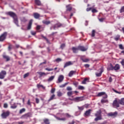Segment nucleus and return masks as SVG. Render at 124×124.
Listing matches in <instances>:
<instances>
[{"mask_svg": "<svg viewBox=\"0 0 124 124\" xmlns=\"http://www.w3.org/2000/svg\"><path fill=\"white\" fill-rule=\"evenodd\" d=\"M120 69V65L118 63L116 64L114 66H113V70L117 71Z\"/></svg>", "mask_w": 124, "mask_h": 124, "instance_id": "17", "label": "nucleus"}, {"mask_svg": "<svg viewBox=\"0 0 124 124\" xmlns=\"http://www.w3.org/2000/svg\"><path fill=\"white\" fill-rule=\"evenodd\" d=\"M120 101L119 99H115L113 101L112 106L114 108H118L120 107Z\"/></svg>", "mask_w": 124, "mask_h": 124, "instance_id": "2", "label": "nucleus"}, {"mask_svg": "<svg viewBox=\"0 0 124 124\" xmlns=\"http://www.w3.org/2000/svg\"><path fill=\"white\" fill-rule=\"evenodd\" d=\"M93 10V7H89L86 8V12H88Z\"/></svg>", "mask_w": 124, "mask_h": 124, "instance_id": "52", "label": "nucleus"}, {"mask_svg": "<svg viewBox=\"0 0 124 124\" xmlns=\"http://www.w3.org/2000/svg\"><path fill=\"white\" fill-rule=\"evenodd\" d=\"M119 104L121 105H124V98H122L121 99H119Z\"/></svg>", "mask_w": 124, "mask_h": 124, "instance_id": "30", "label": "nucleus"}, {"mask_svg": "<svg viewBox=\"0 0 124 124\" xmlns=\"http://www.w3.org/2000/svg\"><path fill=\"white\" fill-rule=\"evenodd\" d=\"M62 25L60 23H58L52 26V28H53L54 30H56V29H58L59 28H61Z\"/></svg>", "mask_w": 124, "mask_h": 124, "instance_id": "9", "label": "nucleus"}, {"mask_svg": "<svg viewBox=\"0 0 124 124\" xmlns=\"http://www.w3.org/2000/svg\"><path fill=\"white\" fill-rule=\"evenodd\" d=\"M73 94V92L72 91H70L68 92L67 93V95H68V96L70 97L71 95Z\"/></svg>", "mask_w": 124, "mask_h": 124, "instance_id": "43", "label": "nucleus"}, {"mask_svg": "<svg viewBox=\"0 0 124 124\" xmlns=\"http://www.w3.org/2000/svg\"><path fill=\"white\" fill-rule=\"evenodd\" d=\"M72 50H73V53H77L78 50H79V49H78V47H72Z\"/></svg>", "mask_w": 124, "mask_h": 124, "instance_id": "23", "label": "nucleus"}, {"mask_svg": "<svg viewBox=\"0 0 124 124\" xmlns=\"http://www.w3.org/2000/svg\"><path fill=\"white\" fill-rule=\"evenodd\" d=\"M73 64H74V62H72L71 61L66 62L64 66V68H65L67 67H68L70 65H73Z\"/></svg>", "mask_w": 124, "mask_h": 124, "instance_id": "10", "label": "nucleus"}, {"mask_svg": "<svg viewBox=\"0 0 124 124\" xmlns=\"http://www.w3.org/2000/svg\"><path fill=\"white\" fill-rule=\"evenodd\" d=\"M104 72V69L103 68H100V72L96 73V76L97 77H99L102 75V73Z\"/></svg>", "mask_w": 124, "mask_h": 124, "instance_id": "14", "label": "nucleus"}, {"mask_svg": "<svg viewBox=\"0 0 124 124\" xmlns=\"http://www.w3.org/2000/svg\"><path fill=\"white\" fill-rule=\"evenodd\" d=\"M78 50L82 52H85L88 50V47H86L84 46H78Z\"/></svg>", "mask_w": 124, "mask_h": 124, "instance_id": "5", "label": "nucleus"}, {"mask_svg": "<svg viewBox=\"0 0 124 124\" xmlns=\"http://www.w3.org/2000/svg\"><path fill=\"white\" fill-rule=\"evenodd\" d=\"M21 21L25 23L27 21V19L25 17H22L21 18Z\"/></svg>", "mask_w": 124, "mask_h": 124, "instance_id": "55", "label": "nucleus"}, {"mask_svg": "<svg viewBox=\"0 0 124 124\" xmlns=\"http://www.w3.org/2000/svg\"><path fill=\"white\" fill-rule=\"evenodd\" d=\"M31 35L34 36L36 34V32L35 31H31Z\"/></svg>", "mask_w": 124, "mask_h": 124, "instance_id": "64", "label": "nucleus"}, {"mask_svg": "<svg viewBox=\"0 0 124 124\" xmlns=\"http://www.w3.org/2000/svg\"><path fill=\"white\" fill-rule=\"evenodd\" d=\"M3 107L4 108H8V104L7 103H4Z\"/></svg>", "mask_w": 124, "mask_h": 124, "instance_id": "63", "label": "nucleus"}, {"mask_svg": "<svg viewBox=\"0 0 124 124\" xmlns=\"http://www.w3.org/2000/svg\"><path fill=\"white\" fill-rule=\"evenodd\" d=\"M76 71H73L72 70L70 71V73H69V77H72L74 74H76Z\"/></svg>", "mask_w": 124, "mask_h": 124, "instance_id": "21", "label": "nucleus"}, {"mask_svg": "<svg viewBox=\"0 0 124 124\" xmlns=\"http://www.w3.org/2000/svg\"><path fill=\"white\" fill-rule=\"evenodd\" d=\"M113 91L114 93H118V94H121V92H118V91L115 90V89H113Z\"/></svg>", "mask_w": 124, "mask_h": 124, "instance_id": "53", "label": "nucleus"}, {"mask_svg": "<svg viewBox=\"0 0 124 124\" xmlns=\"http://www.w3.org/2000/svg\"><path fill=\"white\" fill-rule=\"evenodd\" d=\"M65 47V44H62L61 46V48L63 49Z\"/></svg>", "mask_w": 124, "mask_h": 124, "instance_id": "56", "label": "nucleus"}, {"mask_svg": "<svg viewBox=\"0 0 124 124\" xmlns=\"http://www.w3.org/2000/svg\"><path fill=\"white\" fill-rule=\"evenodd\" d=\"M64 79V76L63 75H60L58 78V81L57 82V83H62Z\"/></svg>", "mask_w": 124, "mask_h": 124, "instance_id": "12", "label": "nucleus"}, {"mask_svg": "<svg viewBox=\"0 0 124 124\" xmlns=\"http://www.w3.org/2000/svg\"><path fill=\"white\" fill-rule=\"evenodd\" d=\"M33 16L36 19H38L40 18V15L39 14L37 13H34L33 14Z\"/></svg>", "mask_w": 124, "mask_h": 124, "instance_id": "19", "label": "nucleus"}, {"mask_svg": "<svg viewBox=\"0 0 124 124\" xmlns=\"http://www.w3.org/2000/svg\"><path fill=\"white\" fill-rule=\"evenodd\" d=\"M92 111V109H89L86 111H85V113H84V116L89 117L91 115V112Z\"/></svg>", "mask_w": 124, "mask_h": 124, "instance_id": "13", "label": "nucleus"}, {"mask_svg": "<svg viewBox=\"0 0 124 124\" xmlns=\"http://www.w3.org/2000/svg\"><path fill=\"white\" fill-rule=\"evenodd\" d=\"M55 78V76H52L49 77V78L48 79V81L50 82L52 81Z\"/></svg>", "mask_w": 124, "mask_h": 124, "instance_id": "37", "label": "nucleus"}, {"mask_svg": "<svg viewBox=\"0 0 124 124\" xmlns=\"http://www.w3.org/2000/svg\"><path fill=\"white\" fill-rule=\"evenodd\" d=\"M78 89L79 90H85V87L83 86L79 85L78 87Z\"/></svg>", "mask_w": 124, "mask_h": 124, "instance_id": "36", "label": "nucleus"}, {"mask_svg": "<svg viewBox=\"0 0 124 124\" xmlns=\"http://www.w3.org/2000/svg\"><path fill=\"white\" fill-rule=\"evenodd\" d=\"M37 74H39V78H41L43 76H46L47 74L45 72H38Z\"/></svg>", "mask_w": 124, "mask_h": 124, "instance_id": "16", "label": "nucleus"}, {"mask_svg": "<svg viewBox=\"0 0 124 124\" xmlns=\"http://www.w3.org/2000/svg\"><path fill=\"white\" fill-rule=\"evenodd\" d=\"M43 23L45 24V25H49L50 24V21L44 20V21H43Z\"/></svg>", "mask_w": 124, "mask_h": 124, "instance_id": "35", "label": "nucleus"}, {"mask_svg": "<svg viewBox=\"0 0 124 124\" xmlns=\"http://www.w3.org/2000/svg\"><path fill=\"white\" fill-rule=\"evenodd\" d=\"M29 76V73H27L24 75V78H25Z\"/></svg>", "mask_w": 124, "mask_h": 124, "instance_id": "57", "label": "nucleus"}, {"mask_svg": "<svg viewBox=\"0 0 124 124\" xmlns=\"http://www.w3.org/2000/svg\"><path fill=\"white\" fill-rule=\"evenodd\" d=\"M55 94H53L51 97L50 98H49V99H48V101L50 102V101L54 99H56V98H55Z\"/></svg>", "mask_w": 124, "mask_h": 124, "instance_id": "38", "label": "nucleus"}, {"mask_svg": "<svg viewBox=\"0 0 124 124\" xmlns=\"http://www.w3.org/2000/svg\"><path fill=\"white\" fill-rule=\"evenodd\" d=\"M31 117V114L30 112L23 114L21 117V119H28V118Z\"/></svg>", "mask_w": 124, "mask_h": 124, "instance_id": "6", "label": "nucleus"}, {"mask_svg": "<svg viewBox=\"0 0 124 124\" xmlns=\"http://www.w3.org/2000/svg\"><path fill=\"white\" fill-rule=\"evenodd\" d=\"M7 15L14 19V22L17 26L19 27L18 24V20L17 15L13 12H8L7 13Z\"/></svg>", "mask_w": 124, "mask_h": 124, "instance_id": "1", "label": "nucleus"}, {"mask_svg": "<svg viewBox=\"0 0 124 124\" xmlns=\"http://www.w3.org/2000/svg\"><path fill=\"white\" fill-rule=\"evenodd\" d=\"M55 90H56V89H55V88H52L51 89V93H55Z\"/></svg>", "mask_w": 124, "mask_h": 124, "instance_id": "59", "label": "nucleus"}, {"mask_svg": "<svg viewBox=\"0 0 124 124\" xmlns=\"http://www.w3.org/2000/svg\"><path fill=\"white\" fill-rule=\"evenodd\" d=\"M66 90H67L68 91H72V88L71 86H68L67 87Z\"/></svg>", "mask_w": 124, "mask_h": 124, "instance_id": "47", "label": "nucleus"}, {"mask_svg": "<svg viewBox=\"0 0 124 124\" xmlns=\"http://www.w3.org/2000/svg\"><path fill=\"white\" fill-rule=\"evenodd\" d=\"M7 32H4L0 36V42H3L6 38Z\"/></svg>", "mask_w": 124, "mask_h": 124, "instance_id": "4", "label": "nucleus"}, {"mask_svg": "<svg viewBox=\"0 0 124 124\" xmlns=\"http://www.w3.org/2000/svg\"><path fill=\"white\" fill-rule=\"evenodd\" d=\"M73 100L77 102H80V101H82L84 100V98L82 96H78L77 97H75L73 99Z\"/></svg>", "mask_w": 124, "mask_h": 124, "instance_id": "8", "label": "nucleus"}, {"mask_svg": "<svg viewBox=\"0 0 124 124\" xmlns=\"http://www.w3.org/2000/svg\"><path fill=\"white\" fill-rule=\"evenodd\" d=\"M106 94V93L104 92H100L99 93L97 94V96L98 97H101L103 95H104Z\"/></svg>", "mask_w": 124, "mask_h": 124, "instance_id": "29", "label": "nucleus"}, {"mask_svg": "<svg viewBox=\"0 0 124 124\" xmlns=\"http://www.w3.org/2000/svg\"><path fill=\"white\" fill-rule=\"evenodd\" d=\"M81 61H82V62H90V59L88 58H86V59L81 58Z\"/></svg>", "mask_w": 124, "mask_h": 124, "instance_id": "34", "label": "nucleus"}, {"mask_svg": "<svg viewBox=\"0 0 124 124\" xmlns=\"http://www.w3.org/2000/svg\"><path fill=\"white\" fill-rule=\"evenodd\" d=\"M57 95L59 97H61L62 95V93L61 91L57 92Z\"/></svg>", "mask_w": 124, "mask_h": 124, "instance_id": "42", "label": "nucleus"}, {"mask_svg": "<svg viewBox=\"0 0 124 124\" xmlns=\"http://www.w3.org/2000/svg\"><path fill=\"white\" fill-rule=\"evenodd\" d=\"M101 113H102L101 110H99V111H97V113H95V116L96 117L102 116Z\"/></svg>", "mask_w": 124, "mask_h": 124, "instance_id": "24", "label": "nucleus"}, {"mask_svg": "<svg viewBox=\"0 0 124 124\" xmlns=\"http://www.w3.org/2000/svg\"><path fill=\"white\" fill-rule=\"evenodd\" d=\"M45 70L46 71H53L54 70V69L53 68H46L45 69Z\"/></svg>", "mask_w": 124, "mask_h": 124, "instance_id": "51", "label": "nucleus"}, {"mask_svg": "<svg viewBox=\"0 0 124 124\" xmlns=\"http://www.w3.org/2000/svg\"><path fill=\"white\" fill-rule=\"evenodd\" d=\"M92 13H93V14L97 13H98V10H97L95 9H94V8L93 7L92 10Z\"/></svg>", "mask_w": 124, "mask_h": 124, "instance_id": "44", "label": "nucleus"}, {"mask_svg": "<svg viewBox=\"0 0 124 124\" xmlns=\"http://www.w3.org/2000/svg\"><path fill=\"white\" fill-rule=\"evenodd\" d=\"M43 121L45 124H50V122L48 119L45 118L43 120Z\"/></svg>", "mask_w": 124, "mask_h": 124, "instance_id": "31", "label": "nucleus"}, {"mask_svg": "<svg viewBox=\"0 0 124 124\" xmlns=\"http://www.w3.org/2000/svg\"><path fill=\"white\" fill-rule=\"evenodd\" d=\"M6 75V71L5 70H2L0 72V79H3L5 78V76Z\"/></svg>", "mask_w": 124, "mask_h": 124, "instance_id": "7", "label": "nucleus"}, {"mask_svg": "<svg viewBox=\"0 0 124 124\" xmlns=\"http://www.w3.org/2000/svg\"><path fill=\"white\" fill-rule=\"evenodd\" d=\"M62 61V59L58 58L55 60V62H59Z\"/></svg>", "mask_w": 124, "mask_h": 124, "instance_id": "48", "label": "nucleus"}, {"mask_svg": "<svg viewBox=\"0 0 124 124\" xmlns=\"http://www.w3.org/2000/svg\"><path fill=\"white\" fill-rule=\"evenodd\" d=\"M2 56H3V58L4 60H5L6 62H9L11 60V58L8 55L4 54V55H3Z\"/></svg>", "mask_w": 124, "mask_h": 124, "instance_id": "15", "label": "nucleus"}, {"mask_svg": "<svg viewBox=\"0 0 124 124\" xmlns=\"http://www.w3.org/2000/svg\"><path fill=\"white\" fill-rule=\"evenodd\" d=\"M84 67L86 68H89L90 67V64H84Z\"/></svg>", "mask_w": 124, "mask_h": 124, "instance_id": "62", "label": "nucleus"}, {"mask_svg": "<svg viewBox=\"0 0 124 124\" xmlns=\"http://www.w3.org/2000/svg\"><path fill=\"white\" fill-rule=\"evenodd\" d=\"M108 99H102V100H101V103L102 104L107 103H108Z\"/></svg>", "mask_w": 124, "mask_h": 124, "instance_id": "33", "label": "nucleus"}, {"mask_svg": "<svg viewBox=\"0 0 124 124\" xmlns=\"http://www.w3.org/2000/svg\"><path fill=\"white\" fill-rule=\"evenodd\" d=\"M108 71H113V66L111 63H109V66L107 68Z\"/></svg>", "mask_w": 124, "mask_h": 124, "instance_id": "22", "label": "nucleus"}, {"mask_svg": "<svg viewBox=\"0 0 124 124\" xmlns=\"http://www.w3.org/2000/svg\"><path fill=\"white\" fill-rule=\"evenodd\" d=\"M55 118L57 120H59V121H65L66 120V118H61L56 116H55Z\"/></svg>", "mask_w": 124, "mask_h": 124, "instance_id": "26", "label": "nucleus"}, {"mask_svg": "<svg viewBox=\"0 0 124 124\" xmlns=\"http://www.w3.org/2000/svg\"><path fill=\"white\" fill-rule=\"evenodd\" d=\"M17 107V104L16 103H14L13 105L11 106V108L12 109H16Z\"/></svg>", "mask_w": 124, "mask_h": 124, "instance_id": "25", "label": "nucleus"}, {"mask_svg": "<svg viewBox=\"0 0 124 124\" xmlns=\"http://www.w3.org/2000/svg\"><path fill=\"white\" fill-rule=\"evenodd\" d=\"M32 24V20L31 19L29 23V24H28V28H27V30H30L31 28V25Z\"/></svg>", "mask_w": 124, "mask_h": 124, "instance_id": "18", "label": "nucleus"}, {"mask_svg": "<svg viewBox=\"0 0 124 124\" xmlns=\"http://www.w3.org/2000/svg\"><path fill=\"white\" fill-rule=\"evenodd\" d=\"M95 31L93 30H92V34H91V36L92 37H94L95 36Z\"/></svg>", "mask_w": 124, "mask_h": 124, "instance_id": "46", "label": "nucleus"}, {"mask_svg": "<svg viewBox=\"0 0 124 124\" xmlns=\"http://www.w3.org/2000/svg\"><path fill=\"white\" fill-rule=\"evenodd\" d=\"M35 100H36V103L37 104H39V102H40V100H39V98H36Z\"/></svg>", "mask_w": 124, "mask_h": 124, "instance_id": "60", "label": "nucleus"}, {"mask_svg": "<svg viewBox=\"0 0 124 124\" xmlns=\"http://www.w3.org/2000/svg\"><path fill=\"white\" fill-rule=\"evenodd\" d=\"M73 84H74V85L76 87H77L78 85V82H74V83H73Z\"/></svg>", "mask_w": 124, "mask_h": 124, "instance_id": "54", "label": "nucleus"}, {"mask_svg": "<svg viewBox=\"0 0 124 124\" xmlns=\"http://www.w3.org/2000/svg\"><path fill=\"white\" fill-rule=\"evenodd\" d=\"M37 87L38 88H42L43 89H45V87L43 85H41V84H37Z\"/></svg>", "mask_w": 124, "mask_h": 124, "instance_id": "45", "label": "nucleus"}, {"mask_svg": "<svg viewBox=\"0 0 124 124\" xmlns=\"http://www.w3.org/2000/svg\"><path fill=\"white\" fill-rule=\"evenodd\" d=\"M35 3L37 6H41V2L40 0H35Z\"/></svg>", "mask_w": 124, "mask_h": 124, "instance_id": "27", "label": "nucleus"}, {"mask_svg": "<svg viewBox=\"0 0 124 124\" xmlns=\"http://www.w3.org/2000/svg\"><path fill=\"white\" fill-rule=\"evenodd\" d=\"M68 84V82H66L65 84L60 85V88H64L66 85H67Z\"/></svg>", "mask_w": 124, "mask_h": 124, "instance_id": "39", "label": "nucleus"}, {"mask_svg": "<svg viewBox=\"0 0 124 124\" xmlns=\"http://www.w3.org/2000/svg\"><path fill=\"white\" fill-rule=\"evenodd\" d=\"M124 12V6H122L120 10V13H122Z\"/></svg>", "mask_w": 124, "mask_h": 124, "instance_id": "50", "label": "nucleus"}, {"mask_svg": "<svg viewBox=\"0 0 124 124\" xmlns=\"http://www.w3.org/2000/svg\"><path fill=\"white\" fill-rule=\"evenodd\" d=\"M97 117L95 118V121L97 122L99 120H102V116H96Z\"/></svg>", "mask_w": 124, "mask_h": 124, "instance_id": "32", "label": "nucleus"}, {"mask_svg": "<svg viewBox=\"0 0 124 124\" xmlns=\"http://www.w3.org/2000/svg\"><path fill=\"white\" fill-rule=\"evenodd\" d=\"M118 114V112L117 111H115L114 112H109L108 113V116L110 117H116Z\"/></svg>", "mask_w": 124, "mask_h": 124, "instance_id": "11", "label": "nucleus"}, {"mask_svg": "<svg viewBox=\"0 0 124 124\" xmlns=\"http://www.w3.org/2000/svg\"><path fill=\"white\" fill-rule=\"evenodd\" d=\"M66 8H67L66 11L70 12L72 10V7L70 6V5H68L66 6Z\"/></svg>", "mask_w": 124, "mask_h": 124, "instance_id": "28", "label": "nucleus"}, {"mask_svg": "<svg viewBox=\"0 0 124 124\" xmlns=\"http://www.w3.org/2000/svg\"><path fill=\"white\" fill-rule=\"evenodd\" d=\"M41 26H40V25H37V27H36V30H37V31L40 30V29H41Z\"/></svg>", "mask_w": 124, "mask_h": 124, "instance_id": "61", "label": "nucleus"}, {"mask_svg": "<svg viewBox=\"0 0 124 124\" xmlns=\"http://www.w3.org/2000/svg\"><path fill=\"white\" fill-rule=\"evenodd\" d=\"M78 110L80 111H83L84 109V108L83 106L81 107L78 106Z\"/></svg>", "mask_w": 124, "mask_h": 124, "instance_id": "40", "label": "nucleus"}, {"mask_svg": "<svg viewBox=\"0 0 124 124\" xmlns=\"http://www.w3.org/2000/svg\"><path fill=\"white\" fill-rule=\"evenodd\" d=\"M10 112L9 110L6 111H3L1 114V116L2 119H5L7 118V117L9 116Z\"/></svg>", "mask_w": 124, "mask_h": 124, "instance_id": "3", "label": "nucleus"}, {"mask_svg": "<svg viewBox=\"0 0 124 124\" xmlns=\"http://www.w3.org/2000/svg\"><path fill=\"white\" fill-rule=\"evenodd\" d=\"M120 63L123 66H124V59H122V60L120 62Z\"/></svg>", "mask_w": 124, "mask_h": 124, "instance_id": "58", "label": "nucleus"}, {"mask_svg": "<svg viewBox=\"0 0 124 124\" xmlns=\"http://www.w3.org/2000/svg\"><path fill=\"white\" fill-rule=\"evenodd\" d=\"M26 111V109L25 108H23L22 109H21L19 111V114H22L23 112H25Z\"/></svg>", "mask_w": 124, "mask_h": 124, "instance_id": "41", "label": "nucleus"}, {"mask_svg": "<svg viewBox=\"0 0 124 124\" xmlns=\"http://www.w3.org/2000/svg\"><path fill=\"white\" fill-rule=\"evenodd\" d=\"M89 78H84V79L82 80V82H81V84H86L87 82H89Z\"/></svg>", "mask_w": 124, "mask_h": 124, "instance_id": "20", "label": "nucleus"}, {"mask_svg": "<svg viewBox=\"0 0 124 124\" xmlns=\"http://www.w3.org/2000/svg\"><path fill=\"white\" fill-rule=\"evenodd\" d=\"M119 47L121 50H124V47L123 45H122V44H120L119 45Z\"/></svg>", "mask_w": 124, "mask_h": 124, "instance_id": "49", "label": "nucleus"}]
</instances>
